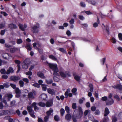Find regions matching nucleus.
<instances>
[{
    "label": "nucleus",
    "instance_id": "13d9d810",
    "mask_svg": "<svg viewBox=\"0 0 122 122\" xmlns=\"http://www.w3.org/2000/svg\"><path fill=\"white\" fill-rule=\"evenodd\" d=\"M114 98L116 99L118 101H119L120 100V98H119L118 96L117 95H115L114 96Z\"/></svg>",
    "mask_w": 122,
    "mask_h": 122
},
{
    "label": "nucleus",
    "instance_id": "9d476101",
    "mask_svg": "<svg viewBox=\"0 0 122 122\" xmlns=\"http://www.w3.org/2000/svg\"><path fill=\"white\" fill-rule=\"evenodd\" d=\"M53 104V101L51 100H49L47 102L46 106L47 107H50L52 106Z\"/></svg>",
    "mask_w": 122,
    "mask_h": 122
},
{
    "label": "nucleus",
    "instance_id": "0e129e2a",
    "mask_svg": "<svg viewBox=\"0 0 122 122\" xmlns=\"http://www.w3.org/2000/svg\"><path fill=\"white\" fill-rule=\"evenodd\" d=\"M72 119L74 122H77L76 118L74 115H73L72 116Z\"/></svg>",
    "mask_w": 122,
    "mask_h": 122
},
{
    "label": "nucleus",
    "instance_id": "2f4dec72",
    "mask_svg": "<svg viewBox=\"0 0 122 122\" xmlns=\"http://www.w3.org/2000/svg\"><path fill=\"white\" fill-rule=\"evenodd\" d=\"M75 79L77 81H80V77L77 75H76L74 76Z\"/></svg>",
    "mask_w": 122,
    "mask_h": 122
},
{
    "label": "nucleus",
    "instance_id": "5fc2aeb1",
    "mask_svg": "<svg viewBox=\"0 0 122 122\" xmlns=\"http://www.w3.org/2000/svg\"><path fill=\"white\" fill-rule=\"evenodd\" d=\"M66 34L68 36H70L71 34V32L69 30L67 31L66 32Z\"/></svg>",
    "mask_w": 122,
    "mask_h": 122
},
{
    "label": "nucleus",
    "instance_id": "a878e982",
    "mask_svg": "<svg viewBox=\"0 0 122 122\" xmlns=\"http://www.w3.org/2000/svg\"><path fill=\"white\" fill-rule=\"evenodd\" d=\"M77 91V89L76 88H73L71 90L72 92L73 93V94L74 95H76L77 94V93H76Z\"/></svg>",
    "mask_w": 122,
    "mask_h": 122
},
{
    "label": "nucleus",
    "instance_id": "f704fd0d",
    "mask_svg": "<svg viewBox=\"0 0 122 122\" xmlns=\"http://www.w3.org/2000/svg\"><path fill=\"white\" fill-rule=\"evenodd\" d=\"M46 81L47 83L48 84H51L53 82L52 80L51 79L48 80H46Z\"/></svg>",
    "mask_w": 122,
    "mask_h": 122
},
{
    "label": "nucleus",
    "instance_id": "4c0bfd02",
    "mask_svg": "<svg viewBox=\"0 0 122 122\" xmlns=\"http://www.w3.org/2000/svg\"><path fill=\"white\" fill-rule=\"evenodd\" d=\"M85 100V98L84 97L82 98L81 99H80L79 101V103L80 104L82 103H83V101Z\"/></svg>",
    "mask_w": 122,
    "mask_h": 122
},
{
    "label": "nucleus",
    "instance_id": "052dcab7",
    "mask_svg": "<svg viewBox=\"0 0 122 122\" xmlns=\"http://www.w3.org/2000/svg\"><path fill=\"white\" fill-rule=\"evenodd\" d=\"M3 85L4 87L6 88H8L10 86L9 84L7 83H4L3 84Z\"/></svg>",
    "mask_w": 122,
    "mask_h": 122
},
{
    "label": "nucleus",
    "instance_id": "cd10ccee",
    "mask_svg": "<svg viewBox=\"0 0 122 122\" xmlns=\"http://www.w3.org/2000/svg\"><path fill=\"white\" fill-rule=\"evenodd\" d=\"M25 47L28 50L30 51L31 50L32 48L30 46V45L29 44H27Z\"/></svg>",
    "mask_w": 122,
    "mask_h": 122
},
{
    "label": "nucleus",
    "instance_id": "a19ab883",
    "mask_svg": "<svg viewBox=\"0 0 122 122\" xmlns=\"http://www.w3.org/2000/svg\"><path fill=\"white\" fill-rule=\"evenodd\" d=\"M49 118V116H45L44 118V122H46L48 121Z\"/></svg>",
    "mask_w": 122,
    "mask_h": 122
},
{
    "label": "nucleus",
    "instance_id": "4468645a",
    "mask_svg": "<svg viewBox=\"0 0 122 122\" xmlns=\"http://www.w3.org/2000/svg\"><path fill=\"white\" fill-rule=\"evenodd\" d=\"M37 76L41 78L45 79L46 77L44 76V74L41 72H39L37 73Z\"/></svg>",
    "mask_w": 122,
    "mask_h": 122
},
{
    "label": "nucleus",
    "instance_id": "49530a36",
    "mask_svg": "<svg viewBox=\"0 0 122 122\" xmlns=\"http://www.w3.org/2000/svg\"><path fill=\"white\" fill-rule=\"evenodd\" d=\"M80 4V5L82 7H85L86 6V4L82 2H81Z\"/></svg>",
    "mask_w": 122,
    "mask_h": 122
},
{
    "label": "nucleus",
    "instance_id": "f8f14e48",
    "mask_svg": "<svg viewBox=\"0 0 122 122\" xmlns=\"http://www.w3.org/2000/svg\"><path fill=\"white\" fill-rule=\"evenodd\" d=\"M19 26L21 30L23 31H25V29L27 27L26 25L25 24L24 25H23L20 24H19Z\"/></svg>",
    "mask_w": 122,
    "mask_h": 122
},
{
    "label": "nucleus",
    "instance_id": "e433bc0d",
    "mask_svg": "<svg viewBox=\"0 0 122 122\" xmlns=\"http://www.w3.org/2000/svg\"><path fill=\"white\" fill-rule=\"evenodd\" d=\"M49 57L51 58L52 59V60H54L56 61V58L54 57V56L52 55H50L49 56Z\"/></svg>",
    "mask_w": 122,
    "mask_h": 122
},
{
    "label": "nucleus",
    "instance_id": "1a4fd4ad",
    "mask_svg": "<svg viewBox=\"0 0 122 122\" xmlns=\"http://www.w3.org/2000/svg\"><path fill=\"white\" fill-rule=\"evenodd\" d=\"M114 102V101L112 99H108L106 102V104L107 105H111Z\"/></svg>",
    "mask_w": 122,
    "mask_h": 122
},
{
    "label": "nucleus",
    "instance_id": "c756f323",
    "mask_svg": "<svg viewBox=\"0 0 122 122\" xmlns=\"http://www.w3.org/2000/svg\"><path fill=\"white\" fill-rule=\"evenodd\" d=\"M23 41L22 40L20 39H18L16 40L17 43L18 44L21 43Z\"/></svg>",
    "mask_w": 122,
    "mask_h": 122
},
{
    "label": "nucleus",
    "instance_id": "603ef678",
    "mask_svg": "<svg viewBox=\"0 0 122 122\" xmlns=\"http://www.w3.org/2000/svg\"><path fill=\"white\" fill-rule=\"evenodd\" d=\"M38 122H44L42 119L41 118L38 117Z\"/></svg>",
    "mask_w": 122,
    "mask_h": 122
},
{
    "label": "nucleus",
    "instance_id": "69168bd1",
    "mask_svg": "<svg viewBox=\"0 0 122 122\" xmlns=\"http://www.w3.org/2000/svg\"><path fill=\"white\" fill-rule=\"evenodd\" d=\"M107 99V97H102V100L103 101H106Z\"/></svg>",
    "mask_w": 122,
    "mask_h": 122
},
{
    "label": "nucleus",
    "instance_id": "2eb2a0df",
    "mask_svg": "<svg viewBox=\"0 0 122 122\" xmlns=\"http://www.w3.org/2000/svg\"><path fill=\"white\" fill-rule=\"evenodd\" d=\"M29 66V64L28 63L24 62L22 64V68L24 69H26L28 68Z\"/></svg>",
    "mask_w": 122,
    "mask_h": 122
},
{
    "label": "nucleus",
    "instance_id": "bf43d9fd",
    "mask_svg": "<svg viewBox=\"0 0 122 122\" xmlns=\"http://www.w3.org/2000/svg\"><path fill=\"white\" fill-rule=\"evenodd\" d=\"M27 75H30L31 76L32 74V73L31 71H30L28 72H27L25 73Z\"/></svg>",
    "mask_w": 122,
    "mask_h": 122
},
{
    "label": "nucleus",
    "instance_id": "dca6fc26",
    "mask_svg": "<svg viewBox=\"0 0 122 122\" xmlns=\"http://www.w3.org/2000/svg\"><path fill=\"white\" fill-rule=\"evenodd\" d=\"M19 77L15 76H12L10 78V80H13L14 81H16L19 79Z\"/></svg>",
    "mask_w": 122,
    "mask_h": 122
},
{
    "label": "nucleus",
    "instance_id": "ea45409f",
    "mask_svg": "<svg viewBox=\"0 0 122 122\" xmlns=\"http://www.w3.org/2000/svg\"><path fill=\"white\" fill-rule=\"evenodd\" d=\"M59 51H60L61 52L64 53H65L66 52V50L64 49L63 48H60L59 49Z\"/></svg>",
    "mask_w": 122,
    "mask_h": 122
},
{
    "label": "nucleus",
    "instance_id": "ddd939ff",
    "mask_svg": "<svg viewBox=\"0 0 122 122\" xmlns=\"http://www.w3.org/2000/svg\"><path fill=\"white\" fill-rule=\"evenodd\" d=\"M9 111L8 110H3L0 113V116L6 115L9 113Z\"/></svg>",
    "mask_w": 122,
    "mask_h": 122
},
{
    "label": "nucleus",
    "instance_id": "72a5a7b5",
    "mask_svg": "<svg viewBox=\"0 0 122 122\" xmlns=\"http://www.w3.org/2000/svg\"><path fill=\"white\" fill-rule=\"evenodd\" d=\"M42 90L43 91H46L47 89L46 85H42Z\"/></svg>",
    "mask_w": 122,
    "mask_h": 122
},
{
    "label": "nucleus",
    "instance_id": "f257e3e1",
    "mask_svg": "<svg viewBox=\"0 0 122 122\" xmlns=\"http://www.w3.org/2000/svg\"><path fill=\"white\" fill-rule=\"evenodd\" d=\"M36 103L35 102L33 103L31 105V107L28 106L27 107V109L28 111L29 114L32 117L35 118H36V116L34 115L35 112L34 111L32 110V107H33L35 111L36 110H38L39 108L36 106Z\"/></svg>",
    "mask_w": 122,
    "mask_h": 122
},
{
    "label": "nucleus",
    "instance_id": "6e6552de",
    "mask_svg": "<svg viewBox=\"0 0 122 122\" xmlns=\"http://www.w3.org/2000/svg\"><path fill=\"white\" fill-rule=\"evenodd\" d=\"M35 96V94L34 92H30L28 95L29 98L32 99L34 98Z\"/></svg>",
    "mask_w": 122,
    "mask_h": 122
},
{
    "label": "nucleus",
    "instance_id": "3c124183",
    "mask_svg": "<svg viewBox=\"0 0 122 122\" xmlns=\"http://www.w3.org/2000/svg\"><path fill=\"white\" fill-rule=\"evenodd\" d=\"M106 59L105 58H102L101 60V63L102 65H103Z\"/></svg>",
    "mask_w": 122,
    "mask_h": 122
},
{
    "label": "nucleus",
    "instance_id": "f3484780",
    "mask_svg": "<svg viewBox=\"0 0 122 122\" xmlns=\"http://www.w3.org/2000/svg\"><path fill=\"white\" fill-rule=\"evenodd\" d=\"M86 1L92 5H94L96 4V2L94 0H86Z\"/></svg>",
    "mask_w": 122,
    "mask_h": 122
},
{
    "label": "nucleus",
    "instance_id": "4d7b16f0",
    "mask_svg": "<svg viewBox=\"0 0 122 122\" xmlns=\"http://www.w3.org/2000/svg\"><path fill=\"white\" fill-rule=\"evenodd\" d=\"M100 49V46H97L96 49V51H99Z\"/></svg>",
    "mask_w": 122,
    "mask_h": 122
},
{
    "label": "nucleus",
    "instance_id": "37998d69",
    "mask_svg": "<svg viewBox=\"0 0 122 122\" xmlns=\"http://www.w3.org/2000/svg\"><path fill=\"white\" fill-rule=\"evenodd\" d=\"M32 86H35L38 88H39L40 87V86L38 83H35L32 84Z\"/></svg>",
    "mask_w": 122,
    "mask_h": 122
},
{
    "label": "nucleus",
    "instance_id": "6ab92c4d",
    "mask_svg": "<svg viewBox=\"0 0 122 122\" xmlns=\"http://www.w3.org/2000/svg\"><path fill=\"white\" fill-rule=\"evenodd\" d=\"M109 112L108 108L107 107L106 108L105 110L104 116L105 117L107 116L109 113Z\"/></svg>",
    "mask_w": 122,
    "mask_h": 122
},
{
    "label": "nucleus",
    "instance_id": "6e6d98bb",
    "mask_svg": "<svg viewBox=\"0 0 122 122\" xmlns=\"http://www.w3.org/2000/svg\"><path fill=\"white\" fill-rule=\"evenodd\" d=\"M15 62L16 64H18V65H20V64L21 63L19 61L17 60H15Z\"/></svg>",
    "mask_w": 122,
    "mask_h": 122
},
{
    "label": "nucleus",
    "instance_id": "338daca9",
    "mask_svg": "<svg viewBox=\"0 0 122 122\" xmlns=\"http://www.w3.org/2000/svg\"><path fill=\"white\" fill-rule=\"evenodd\" d=\"M117 89L121 90L122 89V86L121 85H118Z\"/></svg>",
    "mask_w": 122,
    "mask_h": 122
},
{
    "label": "nucleus",
    "instance_id": "412c9836",
    "mask_svg": "<svg viewBox=\"0 0 122 122\" xmlns=\"http://www.w3.org/2000/svg\"><path fill=\"white\" fill-rule=\"evenodd\" d=\"M53 111V109L51 108H50L49 110L47 111L46 112V114L47 116H49L52 113Z\"/></svg>",
    "mask_w": 122,
    "mask_h": 122
},
{
    "label": "nucleus",
    "instance_id": "4be33fe9",
    "mask_svg": "<svg viewBox=\"0 0 122 122\" xmlns=\"http://www.w3.org/2000/svg\"><path fill=\"white\" fill-rule=\"evenodd\" d=\"M60 74L61 77H66V73L63 71H60Z\"/></svg>",
    "mask_w": 122,
    "mask_h": 122
},
{
    "label": "nucleus",
    "instance_id": "b1692460",
    "mask_svg": "<svg viewBox=\"0 0 122 122\" xmlns=\"http://www.w3.org/2000/svg\"><path fill=\"white\" fill-rule=\"evenodd\" d=\"M71 118V117L70 114H67L65 116L66 119L68 120H70Z\"/></svg>",
    "mask_w": 122,
    "mask_h": 122
},
{
    "label": "nucleus",
    "instance_id": "bb28decb",
    "mask_svg": "<svg viewBox=\"0 0 122 122\" xmlns=\"http://www.w3.org/2000/svg\"><path fill=\"white\" fill-rule=\"evenodd\" d=\"M89 86L90 87V91L92 92H93V85L92 84H89Z\"/></svg>",
    "mask_w": 122,
    "mask_h": 122
},
{
    "label": "nucleus",
    "instance_id": "774afa93",
    "mask_svg": "<svg viewBox=\"0 0 122 122\" xmlns=\"http://www.w3.org/2000/svg\"><path fill=\"white\" fill-rule=\"evenodd\" d=\"M2 77L3 79H6L8 78V76L6 75H4L2 76Z\"/></svg>",
    "mask_w": 122,
    "mask_h": 122
},
{
    "label": "nucleus",
    "instance_id": "7c9ffc66",
    "mask_svg": "<svg viewBox=\"0 0 122 122\" xmlns=\"http://www.w3.org/2000/svg\"><path fill=\"white\" fill-rule=\"evenodd\" d=\"M38 105L42 107H44L46 105L45 103L42 102L39 103Z\"/></svg>",
    "mask_w": 122,
    "mask_h": 122
},
{
    "label": "nucleus",
    "instance_id": "680f3d73",
    "mask_svg": "<svg viewBox=\"0 0 122 122\" xmlns=\"http://www.w3.org/2000/svg\"><path fill=\"white\" fill-rule=\"evenodd\" d=\"M53 79L54 81L56 82L58 81L59 80V79L56 76H54Z\"/></svg>",
    "mask_w": 122,
    "mask_h": 122
},
{
    "label": "nucleus",
    "instance_id": "423d86ee",
    "mask_svg": "<svg viewBox=\"0 0 122 122\" xmlns=\"http://www.w3.org/2000/svg\"><path fill=\"white\" fill-rule=\"evenodd\" d=\"M47 90L48 92L52 95H55V90L54 89L49 88L47 89Z\"/></svg>",
    "mask_w": 122,
    "mask_h": 122
},
{
    "label": "nucleus",
    "instance_id": "5701e85b",
    "mask_svg": "<svg viewBox=\"0 0 122 122\" xmlns=\"http://www.w3.org/2000/svg\"><path fill=\"white\" fill-rule=\"evenodd\" d=\"M47 97V95L45 94H43L41 95V98L43 100H45L46 98Z\"/></svg>",
    "mask_w": 122,
    "mask_h": 122
},
{
    "label": "nucleus",
    "instance_id": "8fccbe9b",
    "mask_svg": "<svg viewBox=\"0 0 122 122\" xmlns=\"http://www.w3.org/2000/svg\"><path fill=\"white\" fill-rule=\"evenodd\" d=\"M100 112L98 110H97L95 112V114L96 115H99L100 114Z\"/></svg>",
    "mask_w": 122,
    "mask_h": 122
},
{
    "label": "nucleus",
    "instance_id": "393cba45",
    "mask_svg": "<svg viewBox=\"0 0 122 122\" xmlns=\"http://www.w3.org/2000/svg\"><path fill=\"white\" fill-rule=\"evenodd\" d=\"M18 50V49L15 47L11 48L10 50V52L11 53H14Z\"/></svg>",
    "mask_w": 122,
    "mask_h": 122
},
{
    "label": "nucleus",
    "instance_id": "de8ad7c7",
    "mask_svg": "<svg viewBox=\"0 0 122 122\" xmlns=\"http://www.w3.org/2000/svg\"><path fill=\"white\" fill-rule=\"evenodd\" d=\"M118 36L119 40H122V34L121 33H119L118 35Z\"/></svg>",
    "mask_w": 122,
    "mask_h": 122
},
{
    "label": "nucleus",
    "instance_id": "79ce46f5",
    "mask_svg": "<svg viewBox=\"0 0 122 122\" xmlns=\"http://www.w3.org/2000/svg\"><path fill=\"white\" fill-rule=\"evenodd\" d=\"M72 107L73 109H75L76 108V103H73L72 105Z\"/></svg>",
    "mask_w": 122,
    "mask_h": 122
},
{
    "label": "nucleus",
    "instance_id": "a18cd8bd",
    "mask_svg": "<svg viewBox=\"0 0 122 122\" xmlns=\"http://www.w3.org/2000/svg\"><path fill=\"white\" fill-rule=\"evenodd\" d=\"M69 23L71 24H73L74 23V20L73 18H71L70 20L69 21Z\"/></svg>",
    "mask_w": 122,
    "mask_h": 122
},
{
    "label": "nucleus",
    "instance_id": "20e7f679",
    "mask_svg": "<svg viewBox=\"0 0 122 122\" xmlns=\"http://www.w3.org/2000/svg\"><path fill=\"white\" fill-rule=\"evenodd\" d=\"M40 27V25L38 23L34 25L32 28V31L33 33H36L38 32V28Z\"/></svg>",
    "mask_w": 122,
    "mask_h": 122
},
{
    "label": "nucleus",
    "instance_id": "a211bd4d",
    "mask_svg": "<svg viewBox=\"0 0 122 122\" xmlns=\"http://www.w3.org/2000/svg\"><path fill=\"white\" fill-rule=\"evenodd\" d=\"M9 27L11 29H16L17 27L16 25L13 24H11L9 25Z\"/></svg>",
    "mask_w": 122,
    "mask_h": 122
},
{
    "label": "nucleus",
    "instance_id": "864d4df0",
    "mask_svg": "<svg viewBox=\"0 0 122 122\" xmlns=\"http://www.w3.org/2000/svg\"><path fill=\"white\" fill-rule=\"evenodd\" d=\"M3 102L5 103V107H8V105L6 101L5 100H4Z\"/></svg>",
    "mask_w": 122,
    "mask_h": 122
},
{
    "label": "nucleus",
    "instance_id": "c03bdc74",
    "mask_svg": "<svg viewBox=\"0 0 122 122\" xmlns=\"http://www.w3.org/2000/svg\"><path fill=\"white\" fill-rule=\"evenodd\" d=\"M15 103V100L13 101L10 102V105L11 106H14Z\"/></svg>",
    "mask_w": 122,
    "mask_h": 122
},
{
    "label": "nucleus",
    "instance_id": "e2e57ef3",
    "mask_svg": "<svg viewBox=\"0 0 122 122\" xmlns=\"http://www.w3.org/2000/svg\"><path fill=\"white\" fill-rule=\"evenodd\" d=\"M23 80L26 83L29 82V80L27 78H24L23 79Z\"/></svg>",
    "mask_w": 122,
    "mask_h": 122
},
{
    "label": "nucleus",
    "instance_id": "aec40b11",
    "mask_svg": "<svg viewBox=\"0 0 122 122\" xmlns=\"http://www.w3.org/2000/svg\"><path fill=\"white\" fill-rule=\"evenodd\" d=\"M97 22H95V23H94L93 24V26L94 27H95V28H96V27H97L98 26V24H99L100 23L99 19L98 18V17H97Z\"/></svg>",
    "mask_w": 122,
    "mask_h": 122
},
{
    "label": "nucleus",
    "instance_id": "c9c22d12",
    "mask_svg": "<svg viewBox=\"0 0 122 122\" xmlns=\"http://www.w3.org/2000/svg\"><path fill=\"white\" fill-rule=\"evenodd\" d=\"M24 82L23 81L20 80L19 81L20 85L21 87H23L24 86Z\"/></svg>",
    "mask_w": 122,
    "mask_h": 122
},
{
    "label": "nucleus",
    "instance_id": "f03ea898",
    "mask_svg": "<svg viewBox=\"0 0 122 122\" xmlns=\"http://www.w3.org/2000/svg\"><path fill=\"white\" fill-rule=\"evenodd\" d=\"M49 65L50 67L53 71V75L55 76H59V75L58 73L59 70L57 67V65L56 64L49 63Z\"/></svg>",
    "mask_w": 122,
    "mask_h": 122
},
{
    "label": "nucleus",
    "instance_id": "09e8293b",
    "mask_svg": "<svg viewBox=\"0 0 122 122\" xmlns=\"http://www.w3.org/2000/svg\"><path fill=\"white\" fill-rule=\"evenodd\" d=\"M65 110L67 113H69V108L67 106H66L65 107Z\"/></svg>",
    "mask_w": 122,
    "mask_h": 122
},
{
    "label": "nucleus",
    "instance_id": "473e14b6",
    "mask_svg": "<svg viewBox=\"0 0 122 122\" xmlns=\"http://www.w3.org/2000/svg\"><path fill=\"white\" fill-rule=\"evenodd\" d=\"M54 119L56 121H58L60 120L59 116L57 115L55 116L54 117Z\"/></svg>",
    "mask_w": 122,
    "mask_h": 122
},
{
    "label": "nucleus",
    "instance_id": "c85d7f7f",
    "mask_svg": "<svg viewBox=\"0 0 122 122\" xmlns=\"http://www.w3.org/2000/svg\"><path fill=\"white\" fill-rule=\"evenodd\" d=\"M60 112L61 115L62 116H63L65 112V110L63 108H61L60 110Z\"/></svg>",
    "mask_w": 122,
    "mask_h": 122
},
{
    "label": "nucleus",
    "instance_id": "39448f33",
    "mask_svg": "<svg viewBox=\"0 0 122 122\" xmlns=\"http://www.w3.org/2000/svg\"><path fill=\"white\" fill-rule=\"evenodd\" d=\"M2 56L5 59H10L11 58V56L7 53H3L2 55Z\"/></svg>",
    "mask_w": 122,
    "mask_h": 122
},
{
    "label": "nucleus",
    "instance_id": "7ed1b4c3",
    "mask_svg": "<svg viewBox=\"0 0 122 122\" xmlns=\"http://www.w3.org/2000/svg\"><path fill=\"white\" fill-rule=\"evenodd\" d=\"M14 70L13 69L11 68H10L6 71L5 69H2L0 71L1 73L2 74H9L10 73H12L13 72Z\"/></svg>",
    "mask_w": 122,
    "mask_h": 122
},
{
    "label": "nucleus",
    "instance_id": "9b49d317",
    "mask_svg": "<svg viewBox=\"0 0 122 122\" xmlns=\"http://www.w3.org/2000/svg\"><path fill=\"white\" fill-rule=\"evenodd\" d=\"M78 110L79 111V115L80 117H78L77 118L79 119L80 118L82 117L83 114V112L81 107L78 106Z\"/></svg>",
    "mask_w": 122,
    "mask_h": 122
},
{
    "label": "nucleus",
    "instance_id": "58836bf2",
    "mask_svg": "<svg viewBox=\"0 0 122 122\" xmlns=\"http://www.w3.org/2000/svg\"><path fill=\"white\" fill-rule=\"evenodd\" d=\"M112 120L113 122H116L117 121V119L114 116L112 117Z\"/></svg>",
    "mask_w": 122,
    "mask_h": 122
},
{
    "label": "nucleus",
    "instance_id": "0eeeda50",
    "mask_svg": "<svg viewBox=\"0 0 122 122\" xmlns=\"http://www.w3.org/2000/svg\"><path fill=\"white\" fill-rule=\"evenodd\" d=\"M13 97L12 95L10 94H6L4 97V99H7L8 101L10 100V99L11 98Z\"/></svg>",
    "mask_w": 122,
    "mask_h": 122
}]
</instances>
